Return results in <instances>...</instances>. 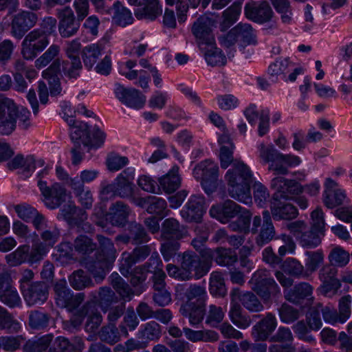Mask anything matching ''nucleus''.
<instances>
[{
    "label": "nucleus",
    "instance_id": "obj_1",
    "mask_svg": "<svg viewBox=\"0 0 352 352\" xmlns=\"http://www.w3.org/2000/svg\"><path fill=\"white\" fill-rule=\"evenodd\" d=\"M225 178L228 185V194L232 198L245 204L252 203L250 186L254 182V177L246 164L235 160Z\"/></svg>",
    "mask_w": 352,
    "mask_h": 352
},
{
    "label": "nucleus",
    "instance_id": "obj_2",
    "mask_svg": "<svg viewBox=\"0 0 352 352\" xmlns=\"http://www.w3.org/2000/svg\"><path fill=\"white\" fill-rule=\"evenodd\" d=\"M180 267L168 264L166 270L170 277L178 280L187 281L199 279L208 272V264L201 261L200 256L193 251L188 250L179 255Z\"/></svg>",
    "mask_w": 352,
    "mask_h": 352
},
{
    "label": "nucleus",
    "instance_id": "obj_3",
    "mask_svg": "<svg viewBox=\"0 0 352 352\" xmlns=\"http://www.w3.org/2000/svg\"><path fill=\"white\" fill-rule=\"evenodd\" d=\"M134 170L127 168L122 170L111 184L102 182L100 185V196L102 199L119 197L128 199L135 193Z\"/></svg>",
    "mask_w": 352,
    "mask_h": 352
},
{
    "label": "nucleus",
    "instance_id": "obj_4",
    "mask_svg": "<svg viewBox=\"0 0 352 352\" xmlns=\"http://www.w3.org/2000/svg\"><path fill=\"white\" fill-rule=\"evenodd\" d=\"M258 151L260 157L265 163L270 162L269 170L276 174L286 175L289 167L296 166L301 162L299 157L292 154L284 155L273 145L265 146L262 143L258 146Z\"/></svg>",
    "mask_w": 352,
    "mask_h": 352
},
{
    "label": "nucleus",
    "instance_id": "obj_5",
    "mask_svg": "<svg viewBox=\"0 0 352 352\" xmlns=\"http://www.w3.org/2000/svg\"><path fill=\"white\" fill-rule=\"evenodd\" d=\"M251 289L263 300L268 301L272 298L280 295V289L269 271L265 269L256 270L248 282Z\"/></svg>",
    "mask_w": 352,
    "mask_h": 352
},
{
    "label": "nucleus",
    "instance_id": "obj_6",
    "mask_svg": "<svg viewBox=\"0 0 352 352\" xmlns=\"http://www.w3.org/2000/svg\"><path fill=\"white\" fill-rule=\"evenodd\" d=\"M219 166L214 162L206 160L195 166L192 175L207 194L213 192L217 188Z\"/></svg>",
    "mask_w": 352,
    "mask_h": 352
},
{
    "label": "nucleus",
    "instance_id": "obj_7",
    "mask_svg": "<svg viewBox=\"0 0 352 352\" xmlns=\"http://www.w3.org/2000/svg\"><path fill=\"white\" fill-rule=\"evenodd\" d=\"M50 43L49 37L41 30L30 32L21 43V54L26 60H33Z\"/></svg>",
    "mask_w": 352,
    "mask_h": 352
},
{
    "label": "nucleus",
    "instance_id": "obj_8",
    "mask_svg": "<svg viewBox=\"0 0 352 352\" xmlns=\"http://www.w3.org/2000/svg\"><path fill=\"white\" fill-rule=\"evenodd\" d=\"M263 220L260 216L253 218L252 226L250 230L252 234H256V243L262 247L271 241L275 236V228L272 221V216L268 210L262 213Z\"/></svg>",
    "mask_w": 352,
    "mask_h": 352
},
{
    "label": "nucleus",
    "instance_id": "obj_9",
    "mask_svg": "<svg viewBox=\"0 0 352 352\" xmlns=\"http://www.w3.org/2000/svg\"><path fill=\"white\" fill-rule=\"evenodd\" d=\"M54 291L56 303L61 308H67L70 310L75 309L85 300L84 293L74 295L65 279L58 280L54 285Z\"/></svg>",
    "mask_w": 352,
    "mask_h": 352
},
{
    "label": "nucleus",
    "instance_id": "obj_10",
    "mask_svg": "<svg viewBox=\"0 0 352 352\" xmlns=\"http://www.w3.org/2000/svg\"><path fill=\"white\" fill-rule=\"evenodd\" d=\"M338 269L329 263L319 270L318 279L321 284L318 289L324 296L331 298L340 289L342 283L338 278Z\"/></svg>",
    "mask_w": 352,
    "mask_h": 352
},
{
    "label": "nucleus",
    "instance_id": "obj_11",
    "mask_svg": "<svg viewBox=\"0 0 352 352\" xmlns=\"http://www.w3.org/2000/svg\"><path fill=\"white\" fill-rule=\"evenodd\" d=\"M17 106L13 100L0 96V133L10 135L16 129Z\"/></svg>",
    "mask_w": 352,
    "mask_h": 352
},
{
    "label": "nucleus",
    "instance_id": "obj_12",
    "mask_svg": "<svg viewBox=\"0 0 352 352\" xmlns=\"http://www.w3.org/2000/svg\"><path fill=\"white\" fill-rule=\"evenodd\" d=\"M271 188L274 190L273 199H290L302 192L301 185L293 179L283 177H276L271 181Z\"/></svg>",
    "mask_w": 352,
    "mask_h": 352
},
{
    "label": "nucleus",
    "instance_id": "obj_13",
    "mask_svg": "<svg viewBox=\"0 0 352 352\" xmlns=\"http://www.w3.org/2000/svg\"><path fill=\"white\" fill-rule=\"evenodd\" d=\"M37 184L43 197L45 205L48 208H57L65 201L66 190L60 184L55 183L52 186H47L46 182L38 180Z\"/></svg>",
    "mask_w": 352,
    "mask_h": 352
},
{
    "label": "nucleus",
    "instance_id": "obj_14",
    "mask_svg": "<svg viewBox=\"0 0 352 352\" xmlns=\"http://www.w3.org/2000/svg\"><path fill=\"white\" fill-rule=\"evenodd\" d=\"M205 198L202 195H192L180 210V214L186 222L201 221L204 214L206 212Z\"/></svg>",
    "mask_w": 352,
    "mask_h": 352
},
{
    "label": "nucleus",
    "instance_id": "obj_15",
    "mask_svg": "<svg viewBox=\"0 0 352 352\" xmlns=\"http://www.w3.org/2000/svg\"><path fill=\"white\" fill-rule=\"evenodd\" d=\"M151 254V248L148 245L137 247L131 252H122L120 263L121 274L127 276L135 263L144 261Z\"/></svg>",
    "mask_w": 352,
    "mask_h": 352
},
{
    "label": "nucleus",
    "instance_id": "obj_16",
    "mask_svg": "<svg viewBox=\"0 0 352 352\" xmlns=\"http://www.w3.org/2000/svg\"><path fill=\"white\" fill-rule=\"evenodd\" d=\"M38 21L37 14L29 11H22L15 14L11 22V34L17 39L22 38Z\"/></svg>",
    "mask_w": 352,
    "mask_h": 352
},
{
    "label": "nucleus",
    "instance_id": "obj_17",
    "mask_svg": "<svg viewBox=\"0 0 352 352\" xmlns=\"http://www.w3.org/2000/svg\"><path fill=\"white\" fill-rule=\"evenodd\" d=\"M57 16L59 19L58 30L62 37L68 38L76 34L81 20L76 19L70 7L58 10Z\"/></svg>",
    "mask_w": 352,
    "mask_h": 352
},
{
    "label": "nucleus",
    "instance_id": "obj_18",
    "mask_svg": "<svg viewBox=\"0 0 352 352\" xmlns=\"http://www.w3.org/2000/svg\"><path fill=\"white\" fill-rule=\"evenodd\" d=\"M244 12L248 19L260 24L270 21L274 14L270 5L267 1H252L246 3Z\"/></svg>",
    "mask_w": 352,
    "mask_h": 352
},
{
    "label": "nucleus",
    "instance_id": "obj_19",
    "mask_svg": "<svg viewBox=\"0 0 352 352\" xmlns=\"http://www.w3.org/2000/svg\"><path fill=\"white\" fill-rule=\"evenodd\" d=\"M314 287L309 283L300 282L296 284L292 288L284 291L285 298L296 305H302L305 300L306 305L312 304Z\"/></svg>",
    "mask_w": 352,
    "mask_h": 352
},
{
    "label": "nucleus",
    "instance_id": "obj_20",
    "mask_svg": "<svg viewBox=\"0 0 352 352\" xmlns=\"http://www.w3.org/2000/svg\"><path fill=\"white\" fill-rule=\"evenodd\" d=\"M116 96L126 106L135 109H142L145 102L146 97L134 88H126L120 84L116 85Z\"/></svg>",
    "mask_w": 352,
    "mask_h": 352
},
{
    "label": "nucleus",
    "instance_id": "obj_21",
    "mask_svg": "<svg viewBox=\"0 0 352 352\" xmlns=\"http://www.w3.org/2000/svg\"><path fill=\"white\" fill-rule=\"evenodd\" d=\"M212 21L206 16L199 17L193 23L192 32L201 48L202 45H212L214 44V38L212 32Z\"/></svg>",
    "mask_w": 352,
    "mask_h": 352
},
{
    "label": "nucleus",
    "instance_id": "obj_22",
    "mask_svg": "<svg viewBox=\"0 0 352 352\" xmlns=\"http://www.w3.org/2000/svg\"><path fill=\"white\" fill-rule=\"evenodd\" d=\"M29 306L44 303L48 298V286L44 281H36L25 285L21 291Z\"/></svg>",
    "mask_w": 352,
    "mask_h": 352
},
{
    "label": "nucleus",
    "instance_id": "obj_23",
    "mask_svg": "<svg viewBox=\"0 0 352 352\" xmlns=\"http://www.w3.org/2000/svg\"><path fill=\"white\" fill-rule=\"evenodd\" d=\"M241 212V207L232 200H226L224 202L213 205L210 210V215L222 223H227L231 219L239 215Z\"/></svg>",
    "mask_w": 352,
    "mask_h": 352
},
{
    "label": "nucleus",
    "instance_id": "obj_24",
    "mask_svg": "<svg viewBox=\"0 0 352 352\" xmlns=\"http://www.w3.org/2000/svg\"><path fill=\"white\" fill-rule=\"evenodd\" d=\"M175 294L178 298H186V302H192L195 300L198 305L204 304L207 296L205 288L197 284H190L188 287L186 284H177Z\"/></svg>",
    "mask_w": 352,
    "mask_h": 352
},
{
    "label": "nucleus",
    "instance_id": "obj_25",
    "mask_svg": "<svg viewBox=\"0 0 352 352\" xmlns=\"http://www.w3.org/2000/svg\"><path fill=\"white\" fill-rule=\"evenodd\" d=\"M277 327V320L272 313L266 316L253 326L252 335L256 341H265L274 332Z\"/></svg>",
    "mask_w": 352,
    "mask_h": 352
},
{
    "label": "nucleus",
    "instance_id": "obj_26",
    "mask_svg": "<svg viewBox=\"0 0 352 352\" xmlns=\"http://www.w3.org/2000/svg\"><path fill=\"white\" fill-rule=\"evenodd\" d=\"M234 298V301L239 302L245 309L250 312H261L264 309V305L258 296L252 292H241L234 289L230 294V298Z\"/></svg>",
    "mask_w": 352,
    "mask_h": 352
},
{
    "label": "nucleus",
    "instance_id": "obj_27",
    "mask_svg": "<svg viewBox=\"0 0 352 352\" xmlns=\"http://www.w3.org/2000/svg\"><path fill=\"white\" fill-rule=\"evenodd\" d=\"M60 74V60H56L42 72V76L48 80L50 94L56 97L61 94L62 87L58 74Z\"/></svg>",
    "mask_w": 352,
    "mask_h": 352
},
{
    "label": "nucleus",
    "instance_id": "obj_28",
    "mask_svg": "<svg viewBox=\"0 0 352 352\" xmlns=\"http://www.w3.org/2000/svg\"><path fill=\"white\" fill-rule=\"evenodd\" d=\"M270 214L276 221L291 220L298 216L297 208L289 203L282 202L280 200L275 201L271 204Z\"/></svg>",
    "mask_w": 352,
    "mask_h": 352
},
{
    "label": "nucleus",
    "instance_id": "obj_29",
    "mask_svg": "<svg viewBox=\"0 0 352 352\" xmlns=\"http://www.w3.org/2000/svg\"><path fill=\"white\" fill-rule=\"evenodd\" d=\"M93 303L98 305L102 311L106 312L113 302H117L115 292L109 287H101L98 291L89 294Z\"/></svg>",
    "mask_w": 352,
    "mask_h": 352
},
{
    "label": "nucleus",
    "instance_id": "obj_30",
    "mask_svg": "<svg viewBox=\"0 0 352 352\" xmlns=\"http://www.w3.org/2000/svg\"><path fill=\"white\" fill-rule=\"evenodd\" d=\"M162 13V8L159 0H144L143 5L134 10L135 16L139 20L146 19L153 21Z\"/></svg>",
    "mask_w": 352,
    "mask_h": 352
},
{
    "label": "nucleus",
    "instance_id": "obj_31",
    "mask_svg": "<svg viewBox=\"0 0 352 352\" xmlns=\"http://www.w3.org/2000/svg\"><path fill=\"white\" fill-rule=\"evenodd\" d=\"M179 313L184 317H188L189 323L195 326L199 324L206 315L204 304L195 305L193 302H185L182 304Z\"/></svg>",
    "mask_w": 352,
    "mask_h": 352
},
{
    "label": "nucleus",
    "instance_id": "obj_32",
    "mask_svg": "<svg viewBox=\"0 0 352 352\" xmlns=\"http://www.w3.org/2000/svg\"><path fill=\"white\" fill-rule=\"evenodd\" d=\"M129 206L123 201H118L109 208V219L112 225L124 226L128 221L130 213Z\"/></svg>",
    "mask_w": 352,
    "mask_h": 352
},
{
    "label": "nucleus",
    "instance_id": "obj_33",
    "mask_svg": "<svg viewBox=\"0 0 352 352\" xmlns=\"http://www.w3.org/2000/svg\"><path fill=\"white\" fill-rule=\"evenodd\" d=\"M228 316L232 322L241 329H247L252 323L250 316L243 313L241 305L234 301V297L231 299Z\"/></svg>",
    "mask_w": 352,
    "mask_h": 352
},
{
    "label": "nucleus",
    "instance_id": "obj_34",
    "mask_svg": "<svg viewBox=\"0 0 352 352\" xmlns=\"http://www.w3.org/2000/svg\"><path fill=\"white\" fill-rule=\"evenodd\" d=\"M104 49V45L100 41L85 46L82 50V58L85 67L91 69L99 58L101 56Z\"/></svg>",
    "mask_w": 352,
    "mask_h": 352
},
{
    "label": "nucleus",
    "instance_id": "obj_35",
    "mask_svg": "<svg viewBox=\"0 0 352 352\" xmlns=\"http://www.w3.org/2000/svg\"><path fill=\"white\" fill-rule=\"evenodd\" d=\"M185 236L183 226L175 218L166 219L162 225V236L167 240H179Z\"/></svg>",
    "mask_w": 352,
    "mask_h": 352
},
{
    "label": "nucleus",
    "instance_id": "obj_36",
    "mask_svg": "<svg viewBox=\"0 0 352 352\" xmlns=\"http://www.w3.org/2000/svg\"><path fill=\"white\" fill-rule=\"evenodd\" d=\"M54 336L52 333L45 334L35 339L28 340L23 346V352H50Z\"/></svg>",
    "mask_w": 352,
    "mask_h": 352
},
{
    "label": "nucleus",
    "instance_id": "obj_37",
    "mask_svg": "<svg viewBox=\"0 0 352 352\" xmlns=\"http://www.w3.org/2000/svg\"><path fill=\"white\" fill-rule=\"evenodd\" d=\"M179 168L173 167L165 175L159 178V187L168 194L174 192L181 185V179L178 174Z\"/></svg>",
    "mask_w": 352,
    "mask_h": 352
},
{
    "label": "nucleus",
    "instance_id": "obj_38",
    "mask_svg": "<svg viewBox=\"0 0 352 352\" xmlns=\"http://www.w3.org/2000/svg\"><path fill=\"white\" fill-rule=\"evenodd\" d=\"M183 331L186 339L192 342H214L217 341L219 338L217 332L210 329L193 330L188 327H184Z\"/></svg>",
    "mask_w": 352,
    "mask_h": 352
},
{
    "label": "nucleus",
    "instance_id": "obj_39",
    "mask_svg": "<svg viewBox=\"0 0 352 352\" xmlns=\"http://www.w3.org/2000/svg\"><path fill=\"white\" fill-rule=\"evenodd\" d=\"M293 67V64L288 58H278L271 63L268 67V74L272 82L278 81V77L285 78V73Z\"/></svg>",
    "mask_w": 352,
    "mask_h": 352
},
{
    "label": "nucleus",
    "instance_id": "obj_40",
    "mask_svg": "<svg viewBox=\"0 0 352 352\" xmlns=\"http://www.w3.org/2000/svg\"><path fill=\"white\" fill-rule=\"evenodd\" d=\"M112 10V21L114 24L120 27H126L133 23L134 19L131 12L119 1L113 3Z\"/></svg>",
    "mask_w": 352,
    "mask_h": 352
},
{
    "label": "nucleus",
    "instance_id": "obj_41",
    "mask_svg": "<svg viewBox=\"0 0 352 352\" xmlns=\"http://www.w3.org/2000/svg\"><path fill=\"white\" fill-rule=\"evenodd\" d=\"M74 195L78 198V202L87 209L91 208L93 204V195L89 187H85L80 182L69 183Z\"/></svg>",
    "mask_w": 352,
    "mask_h": 352
},
{
    "label": "nucleus",
    "instance_id": "obj_42",
    "mask_svg": "<svg viewBox=\"0 0 352 352\" xmlns=\"http://www.w3.org/2000/svg\"><path fill=\"white\" fill-rule=\"evenodd\" d=\"M108 261L96 255V258L85 263V267L93 276L96 282H101L106 276V265Z\"/></svg>",
    "mask_w": 352,
    "mask_h": 352
},
{
    "label": "nucleus",
    "instance_id": "obj_43",
    "mask_svg": "<svg viewBox=\"0 0 352 352\" xmlns=\"http://www.w3.org/2000/svg\"><path fill=\"white\" fill-rule=\"evenodd\" d=\"M50 318V315L47 312L32 310L28 314V326L32 330H45L49 326Z\"/></svg>",
    "mask_w": 352,
    "mask_h": 352
},
{
    "label": "nucleus",
    "instance_id": "obj_44",
    "mask_svg": "<svg viewBox=\"0 0 352 352\" xmlns=\"http://www.w3.org/2000/svg\"><path fill=\"white\" fill-rule=\"evenodd\" d=\"M96 239L99 243V250L96 255L108 261H115L117 250L111 239L101 234H97Z\"/></svg>",
    "mask_w": 352,
    "mask_h": 352
},
{
    "label": "nucleus",
    "instance_id": "obj_45",
    "mask_svg": "<svg viewBox=\"0 0 352 352\" xmlns=\"http://www.w3.org/2000/svg\"><path fill=\"white\" fill-rule=\"evenodd\" d=\"M219 142L221 144L226 143V145H222L219 151V160L221 167L226 169L230 164H233L235 161L233 156V151L234 145L227 136H222L219 138Z\"/></svg>",
    "mask_w": 352,
    "mask_h": 352
},
{
    "label": "nucleus",
    "instance_id": "obj_46",
    "mask_svg": "<svg viewBox=\"0 0 352 352\" xmlns=\"http://www.w3.org/2000/svg\"><path fill=\"white\" fill-rule=\"evenodd\" d=\"M82 69L80 58H68V60H60V72L69 79L78 78Z\"/></svg>",
    "mask_w": 352,
    "mask_h": 352
},
{
    "label": "nucleus",
    "instance_id": "obj_47",
    "mask_svg": "<svg viewBox=\"0 0 352 352\" xmlns=\"http://www.w3.org/2000/svg\"><path fill=\"white\" fill-rule=\"evenodd\" d=\"M74 250L80 255H89L97 248L93 239L85 234H80L74 241Z\"/></svg>",
    "mask_w": 352,
    "mask_h": 352
},
{
    "label": "nucleus",
    "instance_id": "obj_48",
    "mask_svg": "<svg viewBox=\"0 0 352 352\" xmlns=\"http://www.w3.org/2000/svg\"><path fill=\"white\" fill-rule=\"evenodd\" d=\"M241 10V5L234 3L223 11V21L219 25L220 30L222 32L226 31L237 21Z\"/></svg>",
    "mask_w": 352,
    "mask_h": 352
},
{
    "label": "nucleus",
    "instance_id": "obj_49",
    "mask_svg": "<svg viewBox=\"0 0 352 352\" xmlns=\"http://www.w3.org/2000/svg\"><path fill=\"white\" fill-rule=\"evenodd\" d=\"M70 285L76 290H82L94 286V283L89 276L82 270L74 271L69 276Z\"/></svg>",
    "mask_w": 352,
    "mask_h": 352
},
{
    "label": "nucleus",
    "instance_id": "obj_50",
    "mask_svg": "<svg viewBox=\"0 0 352 352\" xmlns=\"http://www.w3.org/2000/svg\"><path fill=\"white\" fill-rule=\"evenodd\" d=\"M60 236L59 228L56 225L51 223L47 228L40 232V237L42 241L39 243L50 250L59 241Z\"/></svg>",
    "mask_w": 352,
    "mask_h": 352
},
{
    "label": "nucleus",
    "instance_id": "obj_51",
    "mask_svg": "<svg viewBox=\"0 0 352 352\" xmlns=\"http://www.w3.org/2000/svg\"><path fill=\"white\" fill-rule=\"evenodd\" d=\"M162 335L161 326L155 321H150L141 326L138 331L139 338L158 340Z\"/></svg>",
    "mask_w": 352,
    "mask_h": 352
},
{
    "label": "nucleus",
    "instance_id": "obj_52",
    "mask_svg": "<svg viewBox=\"0 0 352 352\" xmlns=\"http://www.w3.org/2000/svg\"><path fill=\"white\" fill-rule=\"evenodd\" d=\"M29 245H20L14 252L6 256L7 263L11 267L19 266L24 263H28Z\"/></svg>",
    "mask_w": 352,
    "mask_h": 352
},
{
    "label": "nucleus",
    "instance_id": "obj_53",
    "mask_svg": "<svg viewBox=\"0 0 352 352\" xmlns=\"http://www.w3.org/2000/svg\"><path fill=\"white\" fill-rule=\"evenodd\" d=\"M305 268L309 276L315 272L324 262V255L322 250L305 252Z\"/></svg>",
    "mask_w": 352,
    "mask_h": 352
},
{
    "label": "nucleus",
    "instance_id": "obj_54",
    "mask_svg": "<svg viewBox=\"0 0 352 352\" xmlns=\"http://www.w3.org/2000/svg\"><path fill=\"white\" fill-rule=\"evenodd\" d=\"M60 48L58 45L52 44L50 47L34 62L35 67L37 69H41L46 67L50 63H53L56 60H60L58 56L60 54Z\"/></svg>",
    "mask_w": 352,
    "mask_h": 352
},
{
    "label": "nucleus",
    "instance_id": "obj_55",
    "mask_svg": "<svg viewBox=\"0 0 352 352\" xmlns=\"http://www.w3.org/2000/svg\"><path fill=\"white\" fill-rule=\"evenodd\" d=\"M329 264L335 267L346 266L350 260L349 253L340 246H336L331 250L328 256Z\"/></svg>",
    "mask_w": 352,
    "mask_h": 352
},
{
    "label": "nucleus",
    "instance_id": "obj_56",
    "mask_svg": "<svg viewBox=\"0 0 352 352\" xmlns=\"http://www.w3.org/2000/svg\"><path fill=\"white\" fill-rule=\"evenodd\" d=\"M21 329L20 322L15 320L6 308L0 306V330L17 333Z\"/></svg>",
    "mask_w": 352,
    "mask_h": 352
},
{
    "label": "nucleus",
    "instance_id": "obj_57",
    "mask_svg": "<svg viewBox=\"0 0 352 352\" xmlns=\"http://www.w3.org/2000/svg\"><path fill=\"white\" fill-rule=\"evenodd\" d=\"M205 322L208 326L217 328L223 321L225 312L223 308L215 305H210L207 311H206Z\"/></svg>",
    "mask_w": 352,
    "mask_h": 352
},
{
    "label": "nucleus",
    "instance_id": "obj_58",
    "mask_svg": "<svg viewBox=\"0 0 352 352\" xmlns=\"http://www.w3.org/2000/svg\"><path fill=\"white\" fill-rule=\"evenodd\" d=\"M233 28L239 42L245 44H251L255 42L256 36L250 24L239 23Z\"/></svg>",
    "mask_w": 352,
    "mask_h": 352
},
{
    "label": "nucleus",
    "instance_id": "obj_59",
    "mask_svg": "<svg viewBox=\"0 0 352 352\" xmlns=\"http://www.w3.org/2000/svg\"><path fill=\"white\" fill-rule=\"evenodd\" d=\"M238 260L237 255L231 249L225 248H216L215 262L221 266L233 265Z\"/></svg>",
    "mask_w": 352,
    "mask_h": 352
},
{
    "label": "nucleus",
    "instance_id": "obj_60",
    "mask_svg": "<svg viewBox=\"0 0 352 352\" xmlns=\"http://www.w3.org/2000/svg\"><path fill=\"white\" fill-rule=\"evenodd\" d=\"M166 208L167 203L165 199L155 196H148V204L146 207L148 213L163 217L168 215V210Z\"/></svg>",
    "mask_w": 352,
    "mask_h": 352
},
{
    "label": "nucleus",
    "instance_id": "obj_61",
    "mask_svg": "<svg viewBox=\"0 0 352 352\" xmlns=\"http://www.w3.org/2000/svg\"><path fill=\"white\" fill-rule=\"evenodd\" d=\"M284 271L295 278H307L309 275L304 266L295 258H288L285 262Z\"/></svg>",
    "mask_w": 352,
    "mask_h": 352
},
{
    "label": "nucleus",
    "instance_id": "obj_62",
    "mask_svg": "<svg viewBox=\"0 0 352 352\" xmlns=\"http://www.w3.org/2000/svg\"><path fill=\"white\" fill-rule=\"evenodd\" d=\"M111 285L124 301H130L135 294L131 287L118 274L116 278L112 279Z\"/></svg>",
    "mask_w": 352,
    "mask_h": 352
},
{
    "label": "nucleus",
    "instance_id": "obj_63",
    "mask_svg": "<svg viewBox=\"0 0 352 352\" xmlns=\"http://www.w3.org/2000/svg\"><path fill=\"white\" fill-rule=\"evenodd\" d=\"M320 233L311 228L309 230H304L298 239L302 247L314 248L321 243Z\"/></svg>",
    "mask_w": 352,
    "mask_h": 352
},
{
    "label": "nucleus",
    "instance_id": "obj_64",
    "mask_svg": "<svg viewBox=\"0 0 352 352\" xmlns=\"http://www.w3.org/2000/svg\"><path fill=\"white\" fill-rule=\"evenodd\" d=\"M292 329L298 339L309 343L316 342L315 338L311 334L312 329L304 320H299L294 324L292 326Z\"/></svg>",
    "mask_w": 352,
    "mask_h": 352
}]
</instances>
